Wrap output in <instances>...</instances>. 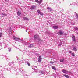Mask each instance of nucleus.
Returning <instances> with one entry per match:
<instances>
[{"label":"nucleus","instance_id":"nucleus-14","mask_svg":"<svg viewBox=\"0 0 78 78\" xmlns=\"http://www.w3.org/2000/svg\"><path fill=\"white\" fill-rule=\"evenodd\" d=\"M64 58H61L60 60V61L61 62H64Z\"/></svg>","mask_w":78,"mask_h":78},{"label":"nucleus","instance_id":"nucleus-37","mask_svg":"<svg viewBox=\"0 0 78 78\" xmlns=\"http://www.w3.org/2000/svg\"><path fill=\"white\" fill-rule=\"evenodd\" d=\"M35 67H37V66H35Z\"/></svg>","mask_w":78,"mask_h":78},{"label":"nucleus","instance_id":"nucleus-24","mask_svg":"<svg viewBox=\"0 0 78 78\" xmlns=\"http://www.w3.org/2000/svg\"><path fill=\"white\" fill-rule=\"evenodd\" d=\"M76 16L77 19H78V14H76Z\"/></svg>","mask_w":78,"mask_h":78},{"label":"nucleus","instance_id":"nucleus-26","mask_svg":"<svg viewBox=\"0 0 78 78\" xmlns=\"http://www.w3.org/2000/svg\"><path fill=\"white\" fill-rule=\"evenodd\" d=\"M38 59H42V57H41V56H39V58Z\"/></svg>","mask_w":78,"mask_h":78},{"label":"nucleus","instance_id":"nucleus-7","mask_svg":"<svg viewBox=\"0 0 78 78\" xmlns=\"http://www.w3.org/2000/svg\"><path fill=\"white\" fill-rule=\"evenodd\" d=\"M72 50H73L74 51H77V49L76 48V46L74 47L73 48Z\"/></svg>","mask_w":78,"mask_h":78},{"label":"nucleus","instance_id":"nucleus-21","mask_svg":"<svg viewBox=\"0 0 78 78\" xmlns=\"http://www.w3.org/2000/svg\"><path fill=\"white\" fill-rule=\"evenodd\" d=\"M37 12L39 14H40V13L41 12V11H40V10H37Z\"/></svg>","mask_w":78,"mask_h":78},{"label":"nucleus","instance_id":"nucleus-33","mask_svg":"<svg viewBox=\"0 0 78 78\" xmlns=\"http://www.w3.org/2000/svg\"><path fill=\"white\" fill-rule=\"evenodd\" d=\"M14 62H11L12 64H14Z\"/></svg>","mask_w":78,"mask_h":78},{"label":"nucleus","instance_id":"nucleus-27","mask_svg":"<svg viewBox=\"0 0 78 78\" xmlns=\"http://www.w3.org/2000/svg\"><path fill=\"white\" fill-rule=\"evenodd\" d=\"M27 64H28V65L29 66H30V64L29 63H28V62H27Z\"/></svg>","mask_w":78,"mask_h":78},{"label":"nucleus","instance_id":"nucleus-25","mask_svg":"<svg viewBox=\"0 0 78 78\" xmlns=\"http://www.w3.org/2000/svg\"><path fill=\"white\" fill-rule=\"evenodd\" d=\"M11 51V48H9V52H10V51Z\"/></svg>","mask_w":78,"mask_h":78},{"label":"nucleus","instance_id":"nucleus-29","mask_svg":"<svg viewBox=\"0 0 78 78\" xmlns=\"http://www.w3.org/2000/svg\"><path fill=\"white\" fill-rule=\"evenodd\" d=\"M72 55L73 56H75V54H73V53H72Z\"/></svg>","mask_w":78,"mask_h":78},{"label":"nucleus","instance_id":"nucleus-8","mask_svg":"<svg viewBox=\"0 0 78 78\" xmlns=\"http://www.w3.org/2000/svg\"><path fill=\"white\" fill-rule=\"evenodd\" d=\"M52 27L54 29H58L59 28V27L58 26L55 25L53 26Z\"/></svg>","mask_w":78,"mask_h":78},{"label":"nucleus","instance_id":"nucleus-13","mask_svg":"<svg viewBox=\"0 0 78 78\" xmlns=\"http://www.w3.org/2000/svg\"><path fill=\"white\" fill-rule=\"evenodd\" d=\"M74 29L76 31H78V28L76 27H74Z\"/></svg>","mask_w":78,"mask_h":78},{"label":"nucleus","instance_id":"nucleus-4","mask_svg":"<svg viewBox=\"0 0 78 78\" xmlns=\"http://www.w3.org/2000/svg\"><path fill=\"white\" fill-rule=\"evenodd\" d=\"M39 35L37 34L35 35L34 36V39H39Z\"/></svg>","mask_w":78,"mask_h":78},{"label":"nucleus","instance_id":"nucleus-3","mask_svg":"<svg viewBox=\"0 0 78 78\" xmlns=\"http://www.w3.org/2000/svg\"><path fill=\"white\" fill-rule=\"evenodd\" d=\"M43 0H40V1H39L38 0H35V2H37V3L39 4H41Z\"/></svg>","mask_w":78,"mask_h":78},{"label":"nucleus","instance_id":"nucleus-28","mask_svg":"<svg viewBox=\"0 0 78 78\" xmlns=\"http://www.w3.org/2000/svg\"><path fill=\"white\" fill-rule=\"evenodd\" d=\"M35 55H36V56H38V54H37V53H35Z\"/></svg>","mask_w":78,"mask_h":78},{"label":"nucleus","instance_id":"nucleus-20","mask_svg":"<svg viewBox=\"0 0 78 78\" xmlns=\"http://www.w3.org/2000/svg\"><path fill=\"white\" fill-rule=\"evenodd\" d=\"M52 69L53 70H55L56 69L55 66H52Z\"/></svg>","mask_w":78,"mask_h":78},{"label":"nucleus","instance_id":"nucleus-10","mask_svg":"<svg viewBox=\"0 0 78 78\" xmlns=\"http://www.w3.org/2000/svg\"><path fill=\"white\" fill-rule=\"evenodd\" d=\"M63 76H65L66 78H70V77L68 75H66V74H65V75H63Z\"/></svg>","mask_w":78,"mask_h":78},{"label":"nucleus","instance_id":"nucleus-31","mask_svg":"<svg viewBox=\"0 0 78 78\" xmlns=\"http://www.w3.org/2000/svg\"><path fill=\"white\" fill-rule=\"evenodd\" d=\"M50 63H51V64H54V62H50Z\"/></svg>","mask_w":78,"mask_h":78},{"label":"nucleus","instance_id":"nucleus-9","mask_svg":"<svg viewBox=\"0 0 78 78\" xmlns=\"http://www.w3.org/2000/svg\"><path fill=\"white\" fill-rule=\"evenodd\" d=\"M72 38L73 39V41H75V36H73L72 37Z\"/></svg>","mask_w":78,"mask_h":78},{"label":"nucleus","instance_id":"nucleus-2","mask_svg":"<svg viewBox=\"0 0 78 78\" xmlns=\"http://www.w3.org/2000/svg\"><path fill=\"white\" fill-rule=\"evenodd\" d=\"M13 38L14 39V40H16V41H19L20 39L19 38H17V37H13Z\"/></svg>","mask_w":78,"mask_h":78},{"label":"nucleus","instance_id":"nucleus-1","mask_svg":"<svg viewBox=\"0 0 78 78\" xmlns=\"http://www.w3.org/2000/svg\"><path fill=\"white\" fill-rule=\"evenodd\" d=\"M63 33H64V32L62 30H60L57 33L58 35H62Z\"/></svg>","mask_w":78,"mask_h":78},{"label":"nucleus","instance_id":"nucleus-36","mask_svg":"<svg viewBox=\"0 0 78 78\" xmlns=\"http://www.w3.org/2000/svg\"><path fill=\"white\" fill-rule=\"evenodd\" d=\"M10 31H11V28H10Z\"/></svg>","mask_w":78,"mask_h":78},{"label":"nucleus","instance_id":"nucleus-16","mask_svg":"<svg viewBox=\"0 0 78 78\" xmlns=\"http://www.w3.org/2000/svg\"><path fill=\"white\" fill-rule=\"evenodd\" d=\"M17 13L18 16H20L21 14V13L19 11H18Z\"/></svg>","mask_w":78,"mask_h":78},{"label":"nucleus","instance_id":"nucleus-6","mask_svg":"<svg viewBox=\"0 0 78 78\" xmlns=\"http://www.w3.org/2000/svg\"><path fill=\"white\" fill-rule=\"evenodd\" d=\"M35 9H36V6L34 5L31 6L30 8V9L31 10Z\"/></svg>","mask_w":78,"mask_h":78},{"label":"nucleus","instance_id":"nucleus-17","mask_svg":"<svg viewBox=\"0 0 78 78\" xmlns=\"http://www.w3.org/2000/svg\"><path fill=\"white\" fill-rule=\"evenodd\" d=\"M33 44H31L29 45V46H28V47H29L30 48H31V47H33Z\"/></svg>","mask_w":78,"mask_h":78},{"label":"nucleus","instance_id":"nucleus-38","mask_svg":"<svg viewBox=\"0 0 78 78\" xmlns=\"http://www.w3.org/2000/svg\"><path fill=\"white\" fill-rule=\"evenodd\" d=\"M77 34H78V33H77Z\"/></svg>","mask_w":78,"mask_h":78},{"label":"nucleus","instance_id":"nucleus-15","mask_svg":"<svg viewBox=\"0 0 78 78\" xmlns=\"http://www.w3.org/2000/svg\"><path fill=\"white\" fill-rule=\"evenodd\" d=\"M1 15L3 17H4V16H6V14L5 13L3 14V13H1Z\"/></svg>","mask_w":78,"mask_h":78},{"label":"nucleus","instance_id":"nucleus-23","mask_svg":"<svg viewBox=\"0 0 78 78\" xmlns=\"http://www.w3.org/2000/svg\"><path fill=\"white\" fill-rule=\"evenodd\" d=\"M2 36V33H0V37H1Z\"/></svg>","mask_w":78,"mask_h":78},{"label":"nucleus","instance_id":"nucleus-22","mask_svg":"<svg viewBox=\"0 0 78 78\" xmlns=\"http://www.w3.org/2000/svg\"><path fill=\"white\" fill-rule=\"evenodd\" d=\"M41 59H40L38 58V62H41Z\"/></svg>","mask_w":78,"mask_h":78},{"label":"nucleus","instance_id":"nucleus-5","mask_svg":"<svg viewBox=\"0 0 78 78\" xmlns=\"http://www.w3.org/2000/svg\"><path fill=\"white\" fill-rule=\"evenodd\" d=\"M62 72H63L64 73H65V74H67V73H68V71H67V70L63 69L62 70Z\"/></svg>","mask_w":78,"mask_h":78},{"label":"nucleus","instance_id":"nucleus-35","mask_svg":"<svg viewBox=\"0 0 78 78\" xmlns=\"http://www.w3.org/2000/svg\"><path fill=\"white\" fill-rule=\"evenodd\" d=\"M9 33H11V32L10 31V32H9Z\"/></svg>","mask_w":78,"mask_h":78},{"label":"nucleus","instance_id":"nucleus-32","mask_svg":"<svg viewBox=\"0 0 78 78\" xmlns=\"http://www.w3.org/2000/svg\"><path fill=\"white\" fill-rule=\"evenodd\" d=\"M69 53H72V51H69Z\"/></svg>","mask_w":78,"mask_h":78},{"label":"nucleus","instance_id":"nucleus-12","mask_svg":"<svg viewBox=\"0 0 78 78\" xmlns=\"http://www.w3.org/2000/svg\"><path fill=\"white\" fill-rule=\"evenodd\" d=\"M47 9H48V10H50V11H52V9L51 8H50L49 7H47Z\"/></svg>","mask_w":78,"mask_h":78},{"label":"nucleus","instance_id":"nucleus-18","mask_svg":"<svg viewBox=\"0 0 78 78\" xmlns=\"http://www.w3.org/2000/svg\"><path fill=\"white\" fill-rule=\"evenodd\" d=\"M40 72L42 74H44V73H45V72L44 71H41Z\"/></svg>","mask_w":78,"mask_h":78},{"label":"nucleus","instance_id":"nucleus-19","mask_svg":"<svg viewBox=\"0 0 78 78\" xmlns=\"http://www.w3.org/2000/svg\"><path fill=\"white\" fill-rule=\"evenodd\" d=\"M39 14H40L41 16H44V13L41 12H40Z\"/></svg>","mask_w":78,"mask_h":78},{"label":"nucleus","instance_id":"nucleus-11","mask_svg":"<svg viewBox=\"0 0 78 78\" xmlns=\"http://www.w3.org/2000/svg\"><path fill=\"white\" fill-rule=\"evenodd\" d=\"M23 20H28V18L25 17L23 18Z\"/></svg>","mask_w":78,"mask_h":78},{"label":"nucleus","instance_id":"nucleus-30","mask_svg":"<svg viewBox=\"0 0 78 78\" xmlns=\"http://www.w3.org/2000/svg\"><path fill=\"white\" fill-rule=\"evenodd\" d=\"M62 42H60V45H62Z\"/></svg>","mask_w":78,"mask_h":78},{"label":"nucleus","instance_id":"nucleus-34","mask_svg":"<svg viewBox=\"0 0 78 78\" xmlns=\"http://www.w3.org/2000/svg\"><path fill=\"white\" fill-rule=\"evenodd\" d=\"M34 69V70H35V71L36 70V69H34H34Z\"/></svg>","mask_w":78,"mask_h":78},{"label":"nucleus","instance_id":"nucleus-39","mask_svg":"<svg viewBox=\"0 0 78 78\" xmlns=\"http://www.w3.org/2000/svg\"><path fill=\"white\" fill-rule=\"evenodd\" d=\"M5 1H6L7 0H5Z\"/></svg>","mask_w":78,"mask_h":78}]
</instances>
